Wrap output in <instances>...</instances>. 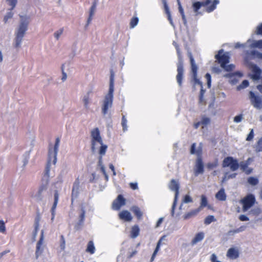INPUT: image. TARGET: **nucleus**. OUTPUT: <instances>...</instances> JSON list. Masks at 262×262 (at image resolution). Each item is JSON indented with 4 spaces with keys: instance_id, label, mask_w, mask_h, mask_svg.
<instances>
[{
    "instance_id": "1",
    "label": "nucleus",
    "mask_w": 262,
    "mask_h": 262,
    "mask_svg": "<svg viewBox=\"0 0 262 262\" xmlns=\"http://www.w3.org/2000/svg\"><path fill=\"white\" fill-rule=\"evenodd\" d=\"M20 22L17 28L15 31V38L13 43L15 48H19L21 46L23 38L28 30L29 24V17L19 15Z\"/></svg>"
},
{
    "instance_id": "2",
    "label": "nucleus",
    "mask_w": 262,
    "mask_h": 262,
    "mask_svg": "<svg viewBox=\"0 0 262 262\" xmlns=\"http://www.w3.org/2000/svg\"><path fill=\"white\" fill-rule=\"evenodd\" d=\"M252 161H253V159L249 158L246 161H242L238 163L237 159L233 158L232 157H227L223 160L222 167L223 168L229 167L232 171L237 170L239 167L241 170H246Z\"/></svg>"
},
{
    "instance_id": "3",
    "label": "nucleus",
    "mask_w": 262,
    "mask_h": 262,
    "mask_svg": "<svg viewBox=\"0 0 262 262\" xmlns=\"http://www.w3.org/2000/svg\"><path fill=\"white\" fill-rule=\"evenodd\" d=\"M114 75L113 73H111L110 79L108 93L105 97L102 109V112L103 115L106 114L108 111V109L110 107H111L112 106L113 100V93L114 91Z\"/></svg>"
},
{
    "instance_id": "4",
    "label": "nucleus",
    "mask_w": 262,
    "mask_h": 262,
    "mask_svg": "<svg viewBox=\"0 0 262 262\" xmlns=\"http://www.w3.org/2000/svg\"><path fill=\"white\" fill-rule=\"evenodd\" d=\"M175 48L177 50L178 59V62L177 63V75L176 76V79L179 86L181 87L182 85L184 73L183 59L179 45H175Z\"/></svg>"
},
{
    "instance_id": "5",
    "label": "nucleus",
    "mask_w": 262,
    "mask_h": 262,
    "mask_svg": "<svg viewBox=\"0 0 262 262\" xmlns=\"http://www.w3.org/2000/svg\"><path fill=\"white\" fill-rule=\"evenodd\" d=\"M169 188L171 191L175 192L174 200L171 210V215L172 216H173L179 194L180 184L178 181L174 179H172L169 184Z\"/></svg>"
},
{
    "instance_id": "6",
    "label": "nucleus",
    "mask_w": 262,
    "mask_h": 262,
    "mask_svg": "<svg viewBox=\"0 0 262 262\" xmlns=\"http://www.w3.org/2000/svg\"><path fill=\"white\" fill-rule=\"evenodd\" d=\"M255 198L253 194H249L241 199L239 203L243 205V211L244 212L249 209L255 203Z\"/></svg>"
},
{
    "instance_id": "7",
    "label": "nucleus",
    "mask_w": 262,
    "mask_h": 262,
    "mask_svg": "<svg viewBox=\"0 0 262 262\" xmlns=\"http://www.w3.org/2000/svg\"><path fill=\"white\" fill-rule=\"evenodd\" d=\"M91 136L92 137L91 150L92 152L94 153L96 151V143L98 142L99 144H101L102 142V140L100 136V132L98 128H95L91 131Z\"/></svg>"
},
{
    "instance_id": "8",
    "label": "nucleus",
    "mask_w": 262,
    "mask_h": 262,
    "mask_svg": "<svg viewBox=\"0 0 262 262\" xmlns=\"http://www.w3.org/2000/svg\"><path fill=\"white\" fill-rule=\"evenodd\" d=\"M188 57L190 59L191 71L192 73V78L195 84H199L201 87L203 86L202 82L197 78L198 66L196 64L194 59L191 52L188 53Z\"/></svg>"
},
{
    "instance_id": "9",
    "label": "nucleus",
    "mask_w": 262,
    "mask_h": 262,
    "mask_svg": "<svg viewBox=\"0 0 262 262\" xmlns=\"http://www.w3.org/2000/svg\"><path fill=\"white\" fill-rule=\"evenodd\" d=\"M224 50H220L217 54L215 55V58L217 60L218 62L220 64L221 67H222L227 64L230 61V56L228 52L223 53Z\"/></svg>"
},
{
    "instance_id": "10",
    "label": "nucleus",
    "mask_w": 262,
    "mask_h": 262,
    "mask_svg": "<svg viewBox=\"0 0 262 262\" xmlns=\"http://www.w3.org/2000/svg\"><path fill=\"white\" fill-rule=\"evenodd\" d=\"M60 139L57 138L56 139L54 148H50L48 151V157H49V162L53 159V164H55L57 161V155L58 151Z\"/></svg>"
},
{
    "instance_id": "11",
    "label": "nucleus",
    "mask_w": 262,
    "mask_h": 262,
    "mask_svg": "<svg viewBox=\"0 0 262 262\" xmlns=\"http://www.w3.org/2000/svg\"><path fill=\"white\" fill-rule=\"evenodd\" d=\"M249 99L251 104L256 109L262 108V100L259 96L255 95L252 91L249 92Z\"/></svg>"
},
{
    "instance_id": "12",
    "label": "nucleus",
    "mask_w": 262,
    "mask_h": 262,
    "mask_svg": "<svg viewBox=\"0 0 262 262\" xmlns=\"http://www.w3.org/2000/svg\"><path fill=\"white\" fill-rule=\"evenodd\" d=\"M47 185L46 184H41L36 192L34 195L33 198L37 202H43L45 196L47 193Z\"/></svg>"
},
{
    "instance_id": "13",
    "label": "nucleus",
    "mask_w": 262,
    "mask_h": 262,
    "mask_svg": "<svg viewBox=\"0 0 262 262\" xmlns=\"http://www.w3.org/2000/svg\"><path fill=\"white\" fill-rule=\"evenodd\" d=\"M125 205V199L122 194L118 195L112 203V209L114 210H119L121 207Z\"/></svg>"
},
{
    "instance_id": "14",
    "label": "nucleus",
    "mask_w": 262,
    "mask_h": 262,
    "mask_svg": "<svg viewBox=\"0 0 262 262\" xmlns=\"http://www.w3.org/2000/svg\"><path fill=\"white\" fill-rule=\"evenodd\" d=\"M204 164L201 157H198L194 168V174L198 176L200 174L204 173Z\"/></svg>"
},
{
    "instance_id": "15",
    "label": "nucleus",
    "mask_w": 262,
    "mask_h": 262,
    "mask_svg": "<svg viewBox=\"0 0 262 262\" xmlns=\"http://www.w3.org/2000/svg\"><path fill=\"white\" fill-rule=\"evenodd\" d=\"M85 217V210L84 207L83 206H81L80 212L79 215L78 222L77 223L75 228L76 229L80 228L83 226Z\"/></svg>"
},
{
    "instance_id": "16",
    "label": "nucleus",
    "mask_w": 262,
    "mask_h": 262,
    "mask_svg": "<svg viewBox=\"0 0 262 262\" xmlns=\"http://www.w3.org/2000/svg\"><path fill=\"white\" fill-rule=\"evenodd\" d=\"M252 74L251 78L254 80H258L260 78L261 74V70L256 64H253L252 67Z\"/></svg>"
},
{
    "instance_id": "17",
    "label": "nucleus",
    "mask_w": 262,
    "mask_h": 262,
    "mask_svg": "<svg viewBox=\"0 0 262 262\" xmlns=\"http://www.w3.org/2000/svg\"><path fill=\"white\" fill-rule=\"evenodd\" d=\"M97 2L95 1L93 2L92 5L91 6L90 9V12H89V16L88 18L87 23L85 26V28L86 29L88 26L89 25L90 23L91 22L93 17L95 14V12L96 10L97 7Z\"/></svg>"
},
{
    "instance_id": "18",
    "label": "nucleus",
    "mask_w": 262,
    "mask_h": 262,
    "mask_svg": "<svg viewBox=\"0 0 262 262\" xmlns=\"http://www.w3.org/2000/svg\"><path fill=\"white\" fill-rule=\"evenodd\" d=\"M239 251L237 248H230L228 250L227 256L231 259H235L239 257Z\"/></svg>"
},
{
    "instance_id": "19",
    "label": "nucleus",
    "mask_w": 262,
    "mask_h": 262,
    "mask_svg": "<svg viewBox=\"0 0 262 262\" xmlns=\"http://www.w3.org/2000/svg\"><path fill=\"white\" fill-rule=\"evenodd\" d=\"M43 231L42 230L39 239L36 244V251H35V256H36V258H38L39 256L42 252V250H40V247L43 244Z\"/></svg>"
},
{
    "instance_id": "20",
    "label": "nucleus",
    "mask_w": 262,
    "mask_h": 262,
    "mask_svg": "<svg viewBox=\"0 0 262 262\" xmlns=\"http://www.w3.org/2000/svg\"><path fill=\"white\" fill-rule=\"evenodd\" d=\"M59 195L57 191L54 193V201L53 206L51 208L52 217L51 220L53 221L55 216V210L57 207V205L58 202Z\"/></svg>"
},
{
    "instance_id": "21",
    "label": "nucleus",
    "mask_w": 262,
    "mask_h": 262,
    "mask_svg": "<svg viewBox=\"0 0 262 262\" xmlns=\"http://www.w3.org/2000/svg\"><path fill=\"white\" fill-rule=\"evenodd\" d=\"M119 216L120 219L124 220L127 222L131 221L133 219L131 214L127 210H123L120 212Z\"/></svg>"
},
{
    "instance_id": "22",
    "label": "nucleus",
    "mask_w": 262,
    "mask_h": 262,
    "mask_svg": "<svg viewBox=\"0 0 262 262\" xmlns=\"http://www.w3.org/2000/svg\"><path fill=\"white\" fill-rule=\"evenodd\" d=\"M205 235L203 232H200L196 233L194 236V237L192 239L191 242V245L194 246L196 245L198 243L202 241L204 238Z\"/></svg>"
},
{
    "instance_id": "23",
    "label": "nucleus",
    "mask_w": 262,
    "mask_h": 262,
    "mask_svg": "<svg viewBox=\"0 0 262 262\" xmlns=\"http://www.w3.org/2000/svg\"><path fill=\"white\" fill-rule=\"evenodd\" d=\"M200 212L199 209L198 208L191 210L190 211L185 213L183 217L184 220H188L192 217H194L197 215V214Z\"/></svg>"
},
{
    "instance_id": "24",
    "label": "nucleus",
    "mask_w": 262,
    "mask_h": 262,
    "mask_svg": "<svg viewBox=\"0 0 262 262\" xmlns=\"http://www.w3.org/2000/svg\"><path fill=\"white\" fill-rule=\"evenodd\" d=\"M130 210L134 213L135 215L136 216L138 220L142 219L143 212L141 211L139 207L137 206H133L131 207Z\"/></svg>"
},
{
    "instance_id": "25",
    "label": "nucleus",
    "mask_w": 262,
    "mask_h": 262,
    "mask_svg": "<svg viewBox=\"0 0 262 262\" xmlns=\"http://www.w3.org/2000/svg\"><path fill=\"white\" fill-rule=\"evenodd\" d=\"M162 3H163V4L164 5V9H165V12H166V14L167 15L168 19L169 21V23L171 24V25L173 27H174V24H173V23L172 21V18H171V16L170 12L169 11V9L168 6V5L167 4L166 1V0H162Z\"/></svg>"
},
{
    "instance_id": "26",
    "label": "nucleus",
    "mask_w": 262,
    "mask_h": 262,
    "mask_svg": "<svg viewBox=\"0 0 262 262\" xmlns=\"http://www.w3.org/2000/svg\"><path fill=\"white\" fill-rule=\"evenodd\" d=\"M216 198L219 201H224L226 200V194L224 188H221L215 194Z\"/></svg>"
},
{
    "instance_id": "27",
    "label": "nucleus",
    "mask_w": 262,
    "mask_h": 262,
    "mask_svg": "<svg viewBox=\"0 0 262 262\" xmlns=\"http://www.w3.org/2000/svg\"><path fill=\"white\" fill-rule=\"evenodd\" d=\"M79 185L75 182L73 184L72 192V202L73 203L74 198H76L78 195Z\"/></svg>"
},
{
    "instance_id": "28",
    "label": "nucleus",
    "mask_w": 262,
    "mask_h": 262,
    "mask_svg": "<svg viewBox=\"0 0 262 262\" xmlns=\"http://www.w3.org/2000/svg\"><path fill=\"white\" fill-rule=\"evenodd\" d=\"M92 93L91 91L87 92V93L83 96L82 101L84 103V106L85 108L88 109L89 108L90 103V94Z\"/></svg>"
},
{
    "instance_id": "29",
    "label": "nucleus",
    "mask_w": 262,
    "mask_h": 262,
    "mask_svg": "<svg viewBox=\"0 0 262 262\" xmlns=\"http://www.w3.org/2000/svg\"><path fill=\"white\" fill-rule=\"evenodd\" d=\"M140 232V229L138 225H134L132 227L131 230V237L132 238L137 237L139 234Z\"/></svg>"
},
{
    "instance_id": "30",
    "label": "nucleus",
    "mask_w": 262,
    "mask_h": 262,
    "mask_svg": "<svg viewBox=\"0 0 262 262\" xmlns=\"http://www.w3.org/2000/svg\"><path fill=\"white\" fill-rule=\"evenodd\" d=\"M208 204V201L206 196L204 195H201V201L200 206L199 208H198V209L201 211V210L204 207H206Z\"/></svg>"
},
{
    "instance_id": "31",
    "label": "nucleus",
    "mask_w": 262,
    "mask_h": 262,
    "mask_svg": "<svg viewBox=\"0 0 262 262\" xmlns=\"http://www.w3.org/2000/svg\"><path fill=\"white\" fill-rule=\"evenodd\" d=\"M86 251L91 254H93L95 253V248L93 241H91L89 242Z\"/></svg>"
},
{
    "instance_id": "32",
    "label": "nucleus",
    "mask_w": 262,
    "mask_h": 262,
    "mask_svg": "<svg viewBox=\"0 0 262 262\" xmlns=\"http://www.w3.org/2000/svg\"><path fill=\"white\" fill-rule=\"evenodd\" d=\"M250 48L262 49V40H253V42L250 45Z\"/></svg>"
},
{
    "instance_id": "33",
    "label": "nucleus",
    "mask_w": 262,
    "mask_h": 262,
    "mask_svg": "<svg viewBox=\"0 0 262 262\" xmlns=\"http://www.w3.org/2000/svg\"><path fill=\"white\" fill-rule=\"evenodd\" d=\"M248 183L251 186H255L259 183L258 179L257 178L250 177L247 179Z\"/></svg>"
},
{
    "instance_id": "34",
    "label": "nucleus",
    "mask_w": 262,
    "mask_h": 262,
    "mask_svg": "<svg viewBox=\"0 0 262 262\" xmlns=\"http://www.w3.org/2000/svg\"><path fill=\"white\" fill-rule=\"evenodd\" d=\"M100 144L101 145V146L99 150V154L101 155V156H102L105 154L106 149L107 148V146L106 145L103 144V142L101 143V144Z\"/></svg>"
},
{
    "instance_id": "35",
    "label": "nucleus",
    "mask_w": 262,
    "mask_h": 262,
    "mask_svg": "<svg viewBox=\"0 0 262 262\" xmlns=\"http://www.w3.org/2000/svg\"><path fill=\"white\" fill-rule=\"evenodd\" d=\"M215 221V219L213 215H208L205 218L204 224L206 225H209Z\"/></svg>"
},
{
    "instance_id": "36",
    "label": "nucleus",
    "mask_w": 262,
    "mask_h": 262,
    "mask_svg": "<svg viewBox=\"0 0 262 262\" xmlns=\"http://www.w3.org/2000/svg\"><path fill=\"white\" fill-rule=\"evenodd\" d=\"M201 7V4L200 2H194L192 4V8H193V11L195 13H196L197 14L199 13L198 12V10L200 9Z\"/></svg>"
},
{
    "instance_id": "37",
    "label": "nucleus",
    "mask_w": 262,
    "mask_h": 262,
    "mask_svg": "<svg viewBox=\"0 0 262 262\" xmlns=\"http://www.w3.org/2000/svg\"><path fill=\"white\" fill-rule=\"evenodd\" d=\"M218 166V160L217 159H215V160L212 163H208L207 164V168L208 169H212Z\"/></svg>"
},
{
    "instance_id": "38",
    "label": "nucleus",
    "mask_w": 262,
    "mask_h": 262,
    "mask_svg": "<svg viewBox=\"0 0 262 262\" xmlns=\"http://www.w3.org/2000/svg\"><path fill=\"white\" fill-rule=\"evenodd\" d=\"M139 21V19L137 17H133L130 22V28H134L137 24Z\"/></svg>"
},
{
    "instance_id": "39",
    "label": "nucleus",
    "mask_w": 262,
    "mask_h": 262,
    "mask_svg": "<svg viewBox=\"0 0 262 262\" xmlns=\"http://www.w3.org/2000/svg\"><path fill=\"white\" fill-rule=\"evenodd\" d=\"M11 11L12 10H10L9 12H7L5 15L4 17V21L5 23H7L8 19L12 18L14 14Z\"/></svg>"
},
{
    "instance_id": "40",
    "label": "nucleus",
    "mask_w": 262,
    "mask_h": 262,
    "mask_svg": "<svg viewBox=\"0 0 262 262\" xmlns=\"http://www.w3.org/2000/svg\"><path fill=\"white\" fill-rule=\"evenodd\" d=\"M249 85V81L247 80H244L242 81V83L237 86V90L245 89Z\"/></svg>"
},
{
    "instance_id": "41",
    "label": "nucleus",
    "mask_w": 262,
    "mask_h": 262,
    "mask_svg": "<svg viewBox=\"0 0 262 262\" xmlns=\"http://www.w3.org/2000/svg\"><path fill=\"white\" fill-rule=\"evenodd\" d=\"M250 55L252 56H255L258 59H262V53L259 52L257 51L256 50H252L250 52Z\"/></svg>"
},
{
    "instance_id": "42",
    "label": "nucleus",
    "mask_w": 262,
    "mask_h": 262,
    "mask_svg": "<svg viewBox=\"0 0 262 262\" xmlns=\"http://www.w3.org/2000/svg\"><path fill=\"white\" fill-rule=\"evenodd\" d=\"M201 122L202 124L204 125H207L210 123V119L208 117L203 116L202 117V120Z\"/></svg>"
},
{
    "instance_id": "43",
    "label": "nucleus",
    "mask_w": 262,
    "mask_h": 262,
    "mask_svg": "<svg viewBox=\"0 0 262 262\" xmlns=\"http://www.w3.org/2000/svg\"><path fill=\"white\" fill-rule=\"evenodd\" d=\"M121 124H122V126L123 127V131L125 132L126 130H127V120L125 118L124 116H122Z\"/></svg>"
},
{
    "instance_id": "44",
    "label": "nucleus",
    "mask_w": 262,
    "mask_h": 262,
    "mask_svg": "<svg viewBox=\"0 0 262 262\" xmlns=\"http://www.w3.org/2000/svg\"><path fill=\"white\" fill-rule=\"evenodd\" d=\"M63 28H60V29L58 30L55 33H54V36L55 38L58 40L61 35L63 33Z\"/></svg>"
},
{
    "instance_id": "45",
    "label": "nucleus",
    "mask_w": 262,
    "mask_h": 262,
    "mask_svg": "<svg viewBox=\"0 0 262 262\" xmlns=\"http://www.w3.org/2000/svg\"><path fill=\"white\" fill-rule=\"evenodd\" d=\"M225 71L227 72L231 71L235 68V66L233 64H230L228 65L225 64L224 66L222 67Z\"/></svg>"
},
{
    "instance_id": "46",
    "label": "nucleus",
    "mask_w": 262,
    "mask_h": 262,
    "mask_svg": "<svg viewBox=\"0 0 262 262\" xmlns=\"http://www.w3.org/2000/svg\"><path fill=\"white\" fill-rule=\"evenodd\" d=\"M256 151H262V137L257 142V144L256 146Z\"/></svg>"
},
{
    "instance_id": "47",
    "label": "nucleus",
    "mask_w": 262,
    "mask_h": 262,
    "mask_svg": "<svg viewBox=\"0 0 262 262\" xmlns=\"http://www.w3.org/2000/svg\"><path fill=\"white\" fill-rule=\"evenodd\" d=\"M52 160H53V159L49 162V157H48V162L46 165L45 171V174L47 177L49 176L50 169V163L51 162Z\"/></svg>"
},
{
    "instance_id": "48",
    "label": "nucleus",
    "mask_w": 262,
    "mask_h": 262,
    "mask_svg": "<svg viewBox=\"0 0 262 262\" xmlns=\"http://www.w3.org/2000/svg\"><path fill=\"white\" fill-rule=\"evenodd\" d=\"M7 1L8 2L9 5L10 6H11V8L10 9V10H13L17 4V0H7Z\"/></svg>"
},
{
    "instance_id": "49",
    "label": "nucleus",
    "mask_w": 262,
    "mask_h": 262,
    "mask_svg": "<svg viewBox=\"0 0 262 262\" xmlns=\"http://www.w3.org/2000/svg\"><path fill=\"white\" fill-rule=\"evenodd\" d=\"M243 119V115L242 114H241L234 117L233 121L235 123H239L242 121Z\"/></svg>"
},
{
    "instance_id": "50",
    "label": "nucleus",
    "mask_w": 262,
    "mask_h": 262,
    "mask_svg": "<svg viewBox=\"0 0 262 262\" xmlns=\"http://www.w3.org/2000/svg\"><path fill=\"white\" fill-rule=\"evenodd\" d=\"M205 77L207 79V86L208 88H210L211 87V77L209 73H207L205 75Z\"/></svg>"
},
{
    "instance_id": "51",
    "label": "nucleus",
    "mask_w": 262,
    "mask_h": 262,
    "mask_svg": "<svg viewBox=\"0 0 262 262\" xmlns=\"http://www.w3.org/2000/svg\"><path fill=\"white\" fill-rule=\"evenodd\" d=\"M202 154V143L200 144L199 146L198 147L196 150V155L198 156V157H201V155Z\"/></svg>"
},
{
    "instance_id": "52",
    "label": "nucleus",
    "mask_w": 262,
    "mask_h": 262,
    "mask_svg": "<svg viewBox=\"0 0 262 262\" xmlns=\"http://www.w3.org/2000/svg\"><path fill=\"white\" fill-rule=\"evenodd\" d=\"M6 231L5 223L3 221L0 220V232L4 233Z\"/></svg>"
},
{
    "instance_id": "53",
    "label": "nucleus",
    "mask_w": 262,
    "mask_h": 262,
    "mask_svg": "<svg viewBox=\"0 0 262 262\" xmlns=\"http://www.w3.org/2000/svg\"><path fill=\"white\" fill-rule=\"evenodd\" d=\"M253 137H254V132H253V129H252L250 130L249 134H248V135L246 138V140L250 141L253 139Z\"/></svg>"
},
{
    "instance_id": "54",
    "label": "nucleus",
    "mask_w": 262,
    "mask_h": 262,
    "mask_svg": "<svg viewBox=\"0 0 262 262\" xmlns=\"http://www.w3.org/2000/svg\"><path fill=\"white\" fill-rule=\"evenodd\" d=\"M196 143H193L190 148V152L191 155L196 154Z\"/></svg>"
},
{
    "instance_id": "55",
    "label": "nucleus",
    "mask_w": 262,
    "mask_h": 262,
    "mask_svg": "<svg viewBox=\"0 0 262 262\" xmlns=\"http://www.w3.org/2000/svg\"><path fill=\"white\" fill-rule=\"evenodd\" d=\"M192 202V200L191 199V198L188 195H186L185 196H184V200H183V202L185 203H190V202Z\"/></svg>"
},
{
    "instance_id": "56",
    "label": "nucleus",
    "mask_w": 262,
    "mask_h": 262,
    "mask_svg": "<svg viewBox=\"0 0 262 262\" xmlns=\"http://www.w3.org/2000/svg\"><path fill=\"white\" fill-rule=\"evenodd\" d=\"M255 33L257 35H262V23L257 27V30Z\"/></svg>"
},
{
    "instance_id": "57",
    "label": "nucleus",
    "mask_w": 262,
    "mask_h": 262,
    "mask_svg": "<svg viewBox=\"0 0 262 262\" xmlns=\"http://www.w3.org/2000/svg\"><path fill=\"white\" fill-rule=\"evenodd\" d=\"M239 220L241 221L244 222V221H248L249 220V219L248 217H247L246 215L244 214H241L238 217Z\"/></svg>"
},
{
    "instance_id": "58",
    "label": "nucleus",
    "mask_w": 262,
    "mask_h": 262,
    "mask_svg": "<svg viewBox=\"0 0 262 262\" xmlns=\"http://www.w3.org/2000/svg\"><path fill=\"white\" fill-rule=\"evenodd\" d=\"M216 7L212 4L210 6L208 7L206 9V11L208 13L212 12L214 9H215Z\"/></svg>"
},
{
    "instance_id": "59",
    "label": "nucleus",
    "mask_w": 262,
    "mask_h": 262,
    "mask_svg": "<svg viewBox=\"0 0 262 262\" xmlns=\"http://www.w3.org/2000/svg\"><path fill=\"white\" fill-rule=\"evenodd\" d=\"M205 92V90L203 89V86L201 87V89L200 93V96H199L200 102H201L203 100V96H204V94Z\"/></svg>"
},
{
    "instance_id": "60",
    "label": "nucleus",
    "mask_w": 262,
    "mask_h": 262,
    "mask_svg": "<svg viewBox=\"0 0 262 262\" xmlns=\"http://www.w3.org/2000/svg\"><path fill=\"white\" fill-rule=\"evenodd\" d=\"M62 76L61 78V80H62V81H64L67 79V74L64 72L63 65H62Z\"/></svg>"
},
{
    "instance_id": "61",
    "label": "nucleus",
    "mask_w": 262,
    "mask_h": 262,
    "mask_svg": "<svg viewBox=\"0 0 262 262\" xmlns=\"http://www.w3.org/2000/svg\"><path fill=\"white\" fill-rule=\"evenodd\" d=\"M211 262H221V261L217 260V256L214 253L212 254L211 256Z\"/></svg>"
},
{
    "instance_id": "62",
    "label": "nucleus",
    "mask_w": 262,
    "mask_h": 262,
    "mask_svg": "<svg viewBox=\"0 0 262 262\" xmlns=\"http://www.w3.org/2000/svg\"><path fill=\"white\" fill-rule=\"evenodd\" d=\"M246 229V226H242L237 229H235V231L237 233H239L244 231Z\"/></svg>"
},
{
    "instance_id": "63",
    "label": "nucleus",
    "mask_w": 262,
    "mask_h": 262,
    "mask_svg": "<svg viewBox=\"0 0 262 262\" xmlns=\"http://www.w3.org/2000/svg\"><path fill=\"white\" fill-rule=\"evenodd\" d=\"M130 187L133 190H136L138 189V184L137 183H130L129 184Z\"/></svg>"
},
{
    "instance_id": "64",
    "label": "nucleus",
    "mask_w": 262,
    "mask_h": 262,
    "mask_svg": "<svg viewBox=\"0 0 262 262\" xmlns=\"http://www.w3.org/2000/svg\"><path fill=\"white\" fill-rule=\"evenodd\" d=\"M243 171L245 172V173L247 175L250 174L253 171V169L251 168H247L246 170H242Z\"/></svg>"
}]
</instances>
